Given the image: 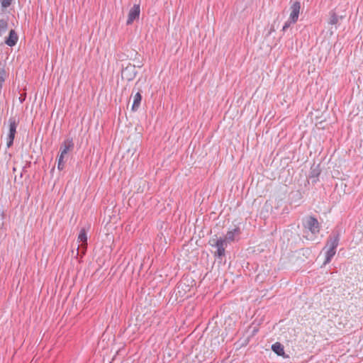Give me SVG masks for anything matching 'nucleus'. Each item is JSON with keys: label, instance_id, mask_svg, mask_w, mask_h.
Segmentation results:
<instances>
[{"label": "nucleus", "instance_id": "11", "mask_svg": "<svg viewBox=\"0 0 363 363\" xmlns=\"http://www.w3.org/2000/svg\"><path fill=\"white\" fill-rule=\"evenodd\" d=\"M272 350L279 356H284V346L280 342H275L272 345Z\"/></svg>", "mask_w": 363, "mask_h": 363}, {"label": "nucleus", "instance_id": "14", "mask_svg": "<svg viewBox=\"0 0 363 363\" xmlns=\"http://www.w3.org/2000/svg\"><path fill=\"white\" fill-rule=\"evenodd\" d=\"M7 76L8 74L6 72L4 67L0 65V94H1L3 84L5 82V79L7 77Z\"/></svg>", "mask_w": 363, "mask_h": 363}, {"label": "nucleus", "instance_id": "15", "mask_svg": "<svg viewBox=\"0 0 363 363\" xmlns=\"http://www.w3.org/2000/svg\"><path fill=\"white\" fill-rule=\"evenodd\" d=\"M8 21L6 19H0V36L3 35L8 29Z\"/></svg>", "mask_w": 363, "mask_h": 363}, {"label": "nucleus", "instance_id": "2", "mask_svg": "<svg viewBox=\"0 0 363 363\" xmlns=\"http://www.w3.org/2000/svg\"><path fill=\"white\" fill-rule=\"evenodd\" d=\"M340 235L337 233H333L329 238L326 244L328 250L325 252V260L324 264H328L336 253V248L338 246Z\"/></svg>", "mask_w": 363, "mask_h": 363}, {"label": "nucleus", "instance_id": "12", "mask_svg": "<svg viewBox=\"0 0 363 363\" xmlns=\"http://www.w3.org/2000/svg\"><path fill=\"white\" fill-rule=\"evenodd\" d=\"M141 99H142V96H141L140 93L137 92L134 96L133 104L132 106V111H136L138 109L140 104Z\"/></svg>", "mask_w": 363, "mask_h": 363}, {"label": "nucleus", "instance_id": "7", "mask_svg": "<svg viewBox=\"0 0 363 363\" xmlns=\"http://www.w3.org/2000/svg\"><path fill=\"white\" fill-rule=\"evenodd\" d=\"M291 13L289 18L291 19L292 21L296 22L298 18L300 9H301V3L299 1H295L291 6Z\"/></svg>", "mask_w": 363, "mask_h": 363}, {"label": "nucleus", "instance_id": "6", "mask_svg": "<svg viewBox=\"0 0 363 363\" xmlns=\"http://www.w3.org/2000/svg\"><path fill=\"white\" fill-rule=\"evenodd\" d=\"M140 13V5L135 4L130 10L128 13V20L126 23L130 25L133 22L139 18Z\"/></svg>", "mask_w": 363, "mask_h": 363}, {"label": "nucleus", "instance_id": "17", "mask_svg": "<svg viewBox=\"0 0 363 363\" xmlns=\"http://www.w3.org/2000/svg\"><path fill=\"white\" fill-rule=\"evenodd\" d=\"M12 0H0L1 7L3 9L8 8L11 4Z\"/></svg>", "mask_w": 363, "mask_h": 363}, {"label": "nucleus", "instance_id": "16", "mask_svg": "<svg viewBox=\"0 0 363 363\" xmlns=\"http://www.w3.org/2000/svg\"><path fill=\"white\" fill-rule=\"evenodd\" d=\"M339 21V17L336 15V13L333 11H331L330 13V19H329V24L330 25H335Z\"/></svg>", "mask_w": 363, "mask_h": 363}, {"label": "nucleus", "instance_id": "9", "mask_svg": "<svg viewBox=\"0 0 363 363\" xmlns=\"http://www.w3.org/2000/svg\"><path fill=\"white\" fill-rule=\"evenodd\" d=\"M135 75V66L129 65L125 68L122 69V76L126 77L128 80L132 79Z\"/></svg>", "mask_w": 363, "mask_h": 363}, {"label": "nucleus", "instance_id": "4", "mask_svg": "<svg viewBox=\"0 0 363 363\" xmlns=\"http://www.w3.org/2000/svg\"><path fill=\"white\" fill-rule=\"evenodd\" d=\"M9 133L7 138L6 145L8 147H10L13 143V140L15 138V135L16 133V128L18 122L16 120L15 118H11L9 121Z\"/></svg>", "mask_w": 363, "mask_h": 363}, {"label": "nucleus", "instance_id": "1", "mask_svg": "<svg viewBox=\"0 0 363 363\" xmlns=\"http://www.w3.org/2000/svg\"><path fill=\"white\" fill-rule=\"evenodd\" d=\"M304 237L307 240H314L320 230V225L318 220L313 216H308L303 222Z\"/></svg>", "mask_w": 363, "mask_h": 363}, {"label": "nucleus", "instance_id": "20", "mask_svg": "<svg viewBox=\"0 0 363 363\" xmlns=\"http://www.w3.org/2000/svg\"><path fill=\"white\" fill-rule=\"evenodd\" d=\"M26 99V95H21L20 97H19V101L21 103H23Z\"/></svg>", "mask_w": 363, "mask_h": 363}, {"label": "nucleus", "instance_id": "8", "mask_svg": "<svg viewBox=\"0 0 363 363\" xmlns=\"http://www.w3.org/2000/svg\"><path fill=\"white\" fill-rule=\"evenodd\" d=\"M78 241L79 242H82L81 244V247L78 246V248L77 250H82V252H84V251L86 250V245H87V237H86V231L84 229H82L80 230V233L79 234V236H78Z\"/></svg>", "mask_w": 363, "mask_h": 363}, {"label": "nucleus", "instance_id": "18", "mask_svg": "<svg viewBox=\"0 0 363 363\" xmlns=\"http://www.w3.org/2000/svg\"><path fill=\"white\" fill-rule=\"evenodd\" d=\"M64 167H65V162H64V158H61L60 156H59V158H58V163H57V169L59 170H62L64 169Z\"/></svg>", "mask_w": 363, "mask_h": 363}, {"label": "nucleus", "instance_id": "3", "mask_svg": "<svg viewBox=\"0 0 363 363\" xmlns=\"http://www.w3.org/2000/svg\"><path fill=\"white\" fill-rule=\"evenodd\" d=\"M209 244L211 247H216L217 250L215 252V256L218 257L225 255V249L227 246L226 239L223 238H212L209 240Z\"/></svg>", "mask_w": 363, "mask_h": 363}, {"label": "nucleus", "instance_id": "5", "mask_svg": "<svg viewBox=\"0 0 363 363\" xmlns=\"http://www.w3.org/2000/svg\"><path fill=\"white\" fill-rule=\"evenodd\" d=\"M74 149V143L72 138H67L65 140L60 147V155L61 158H65V155L69 151Z\"/></svg>", "mask_w": 363, "mask_h": 363}, {"label": "nucleus", "instance_id": "13", "mask_svg": "<svg viewBox=\"0 0 363 363\" xmlns=\"http://www.w3.org/2000/svg\"><path fill=\"white\" fill-rule=\"evenodd\" d=\"M240 233L239 228H236L233 230L228 231L224 239H226V242L229 241H233L235 240V235H238Z\"/></svg>", "mask_w": 363, "mask_h": 363}, {"label": "nucleus", "instance_id": "10", "mask_svg": "<svg viewBox=\"0 0 363 363\" xmlns=\"http://www.w3.org/2000/svg\"><path fill=\"white\" fill-rule=\"evenodd\" d=\"M18 39V37L15 30H11L9 32V37L6 38L5 40V43L9 46L12 47L16 44Z\"/></svg>", "mask_w": 363, "mask_h": 363}, {"label": "nucleus", "instance_id": "19", "mask_svg": "<svg viewBox=\"0 0 363 363\" xmlns=\"http://www.w3.org/2000/svg\"><path fill=\"white\" fill-rule=\"evenodd\" d=\"M296 22H294L291 21V19L289 18V20L287 21H286V23H284L283 28H282V31L285 32L287 28H289L291 23H295Z\"/></svg>", "mask_w": 363, "mask_h": 363}]
</instances>
